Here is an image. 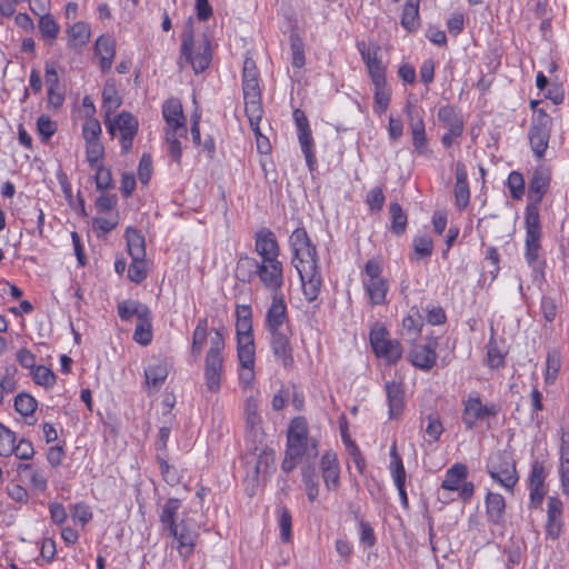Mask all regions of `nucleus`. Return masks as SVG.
I'll list each match as a JSON object with an SVG mask.
<instances>
[{
  "label": "nucleus",
  "mask_w": 569,
  "mask_h": 569,
  "mask_svg": "<svg viewBox=\"0 0 569 569\" xmlns=\"http://www.w3.org/2000/svg\"><path fill=\"white\" fill-rule=\"evenodd\" d=\"M289 243L292 250V264L300 277L303 296L308 302H312L318 298L322 286L316 246L303 228L292 231Z\"/></svg>",
  "instance_id": "f257e3e1"
},
{
  "label": "nucleus",
  "mask_w": 569,
  "mask_h": 569,
  "mask_svg": "<svg viewBox=\"0 0 569 569\" xmlns=\"http://www.w3.org/2000/svg\"><path fill=\"white\" fill-rule=\"evenodd\" d=\"M180 509L181 501L169 498L161 508L159 519L163 530L173 539V548L186 561L193 555L200 533L198 522L188 516L187 510L182 511L180 519L178 518Z\"/></svg>",
  "instance_id": "f03ea898"
},
{
  "label": "nucleus",
  "mask_w": 569,
  "mask_h": 569,
  "mask_svg": "<svg viewBox=\"0 0 569 569\" xmlns=\"http://www.w3.org/2000/svg\"><path fill=\"white\" fill-rule=\"evenodd\" d=\"M266 329L269 333L270 347L276 360L283 368H291L293 366L292 331L282 295L272 296L271 305L266 313Z\"/></svg>",
  "instance_id": "7ed1b4c3"
},
{
  "label": "nucleus",
  "mask_w": 569,
  "mask_h": 569,
  "mask_svg": "<svg viewBox=\"0 0 569 569\" xmlns=\"http://www.w3.org/2000/svg\"><path fill=\"white\" fill-rule=\"evenodd\" d=\"M162 116L167 124L164 136L168 153L176 162H179L182 154L180 138L187 136L186 117L180 100L168 99L162 104Z\"/></svg>",
  "instance_id": "20e7f679"
},
{
  "label": "nucleus",
  "mask_w": 569,
  "mask_h": 569,
  "mask_svg": "<svg viewBox=\"0 0 569 569\" xmlns=\"http://www.w3.org/2000/svg\"><path fill=\"white\" fill-rule=\"evenodd\" d=\"M475 493V485L468 480V468L463 463H455L445 472L438 490V499L443 503L460 500L467 503Z\"/></svg>",
  "instance_id": "39448f33"
},
{
  "label": "nucleus",
  "mask_w": 569,
  "mask_h": 569,
  "mask_svg": "<svg viewBox=\"0 0 569 569\" xmlns=\"http://www.w3.org/2000/svg\"><path fill=\"white\" fill-rule=\"evenodd\" d=\"M242 93L246 114L251 128L257 130L262 118L263 109L259 84V72L251 58H246L243 61Z\"/></svg>",
  "instance_id": "423d86ee"
},
{
  "label": "nucleus",
  "mask_w": 569,
  "mask_h": 569,
  "mask_svg": "<svg viewBox=\"0 0 569 569\" xmlns=\"http://www.w3.org/2000/svg\"><path fill=\"white\" fill-rule=\"evenodd\" d=\"M211 59L212 48L209 38L206 34L196 38L191 28L186 29L180 48V67L189 64L194 73H200L210 66Z\"/></svg>",
  "instance_id": "0eeeda50"
},
{
  "label": "nucleus",
  "mask_w": 569,
  "mask_h": 569,
  "mask_svg": "<svg viewBox=\"0 0 569 569\" xmlns=\"http://www.w3.org/2000/svg\"><path fill=\"white\" fill-rule=\"evenodd\" d=\"M243 269H253L251 276L258 278L261 286L272 296L280 295L284 282L283 264L280 260L241 259L238 262V277L242 278Z\"/></svg>",
  "instance_id": "6e6552de"
},
{
  "label": "nucleus",
  "mask_w": 569,
  "mask_h": 569,
  "mask_svg": "<svg viewBox=\"0 0 569 569\" xmlns=\"http://www.w3.org/2000/svg\"><path fill=\"white\" fill-rule=\"evenodd\" d=\"M226 341L221 331H214L210 335V348L204 358V386L210 393H218L221 388V379L224 365L223 351Z\"/></svg>",
  "instance_id": "1a4fd4ad"
},
{
  "label": "nucleus",
  "mask_w": 569,
  "mask_h": 569,
  "mask_svg": "<svg viewBox=\"0 0 569 569\" xmlns=\"http://www.w3.org/2000/svg\"><path fill=\"white\" fill-rule=\"evenodd\" d=\"M486 470L491 479L507 492L512 493L519 481L516 461L506 450L491 452L486 462Z\"/></svg>",
  "instance_id": "9d476101"
},
{
  "label": "nucleus",
  "mask_w": 569,
  "mask_h": 569,
  "mask_svg": "<svg viewBox=\"0 0 569 569\" xmlns=\"http://www.w3.org/2000/svg\"><path fill=\"white\" fill-rule=\"evenodd\" d=\"M361 282L372 306L387 302L389 282L382 276V266L376 258L369 259L361 271Z\"/></svg>",
  "instance_id": "9b49d317"
},
{
  "label": "nucleus",
  "mask_w": 569,
  "mask_h": 569,
  "mask_svg": "<svg viewBox=\"0 0 569 569\" xmlns=\"http://www.w3.org/2000/svg\"><path fill=\"white\" fill-rule=\"evenodd\" d=\"M375 355L387 363H396L402 356V349L396 339H391L382 323H375L369 333Z\"/></svg>",
  "instance_id": "f8f14e48"
},
{
  "label": "nucleus",
  "mask_w": 569,
  "mask_h": 569,
  "mask_svg": "<svg viewBox=\"0 0 569 569\" xmlns=\"http://www.w3.org/2000/svg\"><path fill=\"white\" fill-rule=\"evenodd\" d=\"M499 408L493 402H483L479 395L470 393L463 400L462 422L469 430L477 427L479 422H485L488 419L496 417Z\"/></svg>",
  "instance_id": "ddd939ff"
},
{
  "label": "nucleus",
  "mask_w": 569,
  "mask_h": 569,
  "mask_svg": "<svg viewBox=\"0 0 569 569\" xmlns=\"http://www.w3.org/2000/svg\"><path fill=\"white\" fill-rule=\"evenodd\" d=\"M552 120L539 109L535 111L529 129V141L535 156L541 159L548 148Z\"/></svg>",
  "instance_id": "4468645a"
},
{
  "label": "nucleus",
  "mask_w": 569,
  "mask_h": 569,
  "mask_svg": "<svg viewBox=\"0 0 569 569\" xmlns=\"http://www.w3.org/2000/svg\"><path fill=\"white\" fill-rule=\"evenodd\" d=\"M104 123L112 137L119 136L122 151L128 152L138 131L137 118L129 112H121L112 119H104Z\"/></svg>",
  "instance_id": "2eb2a0df"
},
{
  "label": "nucleus",
  "mask_w": 569,
  "mask_h": 569,
  "mask_svg": "<svg viewBox=\"0 0 569 569\" xmlns=\"http://www.w3.org/2000/svg\"><path fill=\"white\" fill-rule=\"evenodd\" d=\"M317 455L318 450L315 441H287V449L281 463V469L288 473L305 459H313Z\"/></svg>",
  "instance_id": "dca6fc26"
},
{
  "label": "nucleus",
  "mask_w": 569,
  "mask_h": 569,
  "mask_svg": "<svg viewBox=\"0 0 569 569\" xmlns=\"http://www.w3.org/2000/svg\"><path fill=\"white\" fill-rule=\"evenodd\" d=\"M293 120L297 127L298 140L301 151L306 158L309 170L312 171L316 167V154L309 121L305 112L299 109L293 111Z\"/></svg>",
  "instance_id": "f3484780"
},
{
  "label": "nucleus",
  "mask_w": 569,
  "mask_h": 569,
  "mask_svg": "<svg viewBox=\"0 0 569 569\" xmlns=\"http://www.w3.org/2000/svg\"><path fill=\"white\" fill-rule=\"evenodd\" d=\"M409 127L412 136V144L418 154L425 156L429 152L426 127L423 121V111L417 110L410 102L406 106Z\"/></svg>",
  "instance_id": "a211bd4d"
},
{
  "label": "nucleus",
  "mask_w": 569,
  "mask_h": 569,
  "mask_svg": "<svg viewBox=\"0 0 569 569\" xmlns=\"http://www.w3.org/2000/svg\"><path fill=\"white\" fill-rule=\"evenodd\" d=\"M357 49L367 68L370 79L386 74L387 68L382 63L380 56V47L377 43H367L365 41H359L357 43Z\"/></svg>",
  "instance_id": "6ab92c4d"
},
{
  "label": "nucleus",
  "mask_w": 569,
  "mask_h": 569,
  "mask_svg": "<svg viewBox=\"0 0 569 569\" xmlns=\"http://www.w3.org/2000/svg\"><path fill=\"white\" fill-rule=\"evenodd\" d=\"M438 118L448 128V132L442 136V143L445 147H450L453 139L462 134L463 121L460 114L452 106H442L438 111Z\"/></svg>",
  "instance_id": "aec40b11"
},
{
  "label": "nucleus",
  "mask_w": 569,
  "mask_h": 569,
  "mask_svg": "<svg viewBox=\"0 0 569 569\" xmlns=\"http://www.w3.org/2000/svg\"><path fill=\"white\" fill-rule=\"evenodd\" d=\"M254 250L258 260H279L280 248L276 236L269 229H261L256 233Z\"/></svg>",
  "instance_id": "412c9836"
},
{
  "label": "nucleus",
  "mask_w": 569,
  "mask_h": 569,
  "mask_svg": "<svg viewBox=\"0 0 569 569\" xmlns=\"http://www.w3.org/2000/svg\"><path fill=\"white\" fill-rule=\"evenodd\" d=\"M320 469L326 489L331 491L339 487L340 466L337 453L329 450L326 451L320 459Z\"/></svg>",
  "instance_id": "4be33fe9"
},
{
  "label": "nucleus",
  "mask_w": 569,
  "mask_h": 569,
  "mask_svg": "<svg viewBox=\"0 0 569 569\" xmlns=\"http://www.w3.org/2000/svg\"><path fill=\"white\" fill-rule=\"evenodd\" d=\"M563 503L557 497H549L547 502L546 535L550 539H557L562 530Z\"/></svg>",
  "instance_id": "5701e85b"
},
{
  "label": "nucleus",
  "mask_w": 569,
  "mask_h": 569,
  "mask_svg": "<svg viewBox=\"0 0 569 569\" xmlns=\"http://www.w3.org/2000/svg\"><path fill=\"white\" fill-rule=\"evenodd\" d=\"M239 368L238 379L239 383L244 388H251L254 379V363H256V351H240L237 352Z\"/></svg>",
  "instance_id": "b1692460"
},
{
  "label": "nucleus",
  "mask_w": 569,
  "mask_h": 569,
  "mask_svg": "<svg viewBox=\"0 0 569 569\" xmlns=\"http://www.w3.org/2000/svg\"><path fill=\"white\" fill-rule=\"evenodd\" d=\"M373 84V111L381 116L383 114L391 101V88L387 82V77L381 76L370 79Z\"/></svg>",
  "instance_id": "393cba45"
},
{
  "label": "nucleus",
  "mask_w": 569,
  "mask_h": 569,
  "mask_svg": "<svg viewBox=\"0 0 569 569\" xmlns=\"http://www.w3.org/2000/svg\"><path fill=\"white\" fill-rule=\"evenodd\" d=\"M485 508L490 523L502 525L505 522L506 500L502 495L489 490L485 497Z\"/></svg>",
  "instance_id": "a878e982"
},
{
  "label": "nucleus",
  "mask_w": 569,
  "mask_h": 569,
  "mask_svg": "<svg viewBox=\"0 0 569 569\" xmlns=\"http://www.w3.org/2000/svg\"><path fill=\"white\" fill-rule=\"evenodd\" d=\"M385 389L389 407V418L397 419L402 415L405 409L406 402L403 387L399 382L387 381Z\"/></svg>",
  "instance_id": "bb28decb"
},
{
  "label": "nucleus",
  "mask_w": 569,
  "mask_h": 569,
  "mask_svg": "<svg viewBox=\"0 0 569 569\" xmlns=\"http://www.w3.org/2000/svg\"><path fill=\"white\" fill-rule=\"evenodd\" d=\"M18 473L23 477L31 490L36 492H44L48 488V477L41 468L32 463H20L17 467Z\"/></svg>",
  "instance_id": "cd10ccee"
},
{
  "label": "nucleus",
  "mask_w": 569,
  "mask_h": 569,
  "mask_svg": "<svg viewBox=\"0 0 569 569\" xmlns=\"http://www.w3.org/2000/svg\"><path fill=\"white\" fill-rule=\"evenodd\" d=\"M411 363L421 370H430L437 360L435 348L428 345H416L409 352Z\"/></svg>",
  "instance_id": "c85d7f7f"
},
{
  "label": "nucleus",
  "mask_w": 569,
  "mask_h": 569,
  "mask_svg": "<svg viewBox=\"0 0 569 569\" xmlns=\"http://www.w3.org/2000/svg\"><path fill=\"white\" fill-rule=\"evenodd\" d=\"M94 52L99 57L102 70H109L116 54V40L112 36H100L94 43Z\"/></svg>",
  "instance_id": "c756f323"
},
{
  "label": "nucleus",
  "mask_w": 569,
  "mask_h": 569,
  "mask_svg": "<svg viewBox=\"0 0 569 569\" xmlns=\"http://www.w3.org/2000/svg\"><path fill=\"white\" fill-rule=\"evenodd\" d=\"M237 352L256 351L254 338L252 333V319H237Z\"/></svg>",
  "instance_id": "7c9ffc66"
},
{
  "label": "nucleus",
  "mask_w": 569,
  "mask_h": 569,
  "mask_svg": "<svg viewBox=\"0 0 569 569\" xmlns=\"http://www.w3.org/2000/svg\"><path fill=\"white\" fill-rule=\"evenodd\" d=\"M540 238L533 236H526V251L525 258L528 264L532 268L533 280L542 276L543 262L539 259Z\"/></svg>",
  "instance_id": "2f4dec72"
},
{
  "label": "nucleus",
  "mask_w": 569,
  "mask_h": 569,
  "mask_svg": "<svg viewBox=\"0 0 569 569\" xmlns=\"http://www.w3.org/2000/svg\"><path fill=\"white\" fill-rule=\"evenodd\" d=\"M67 37L68 47L74 50H79L90 41V26L84 21H78L68 28Z\"/></svg>",
  "instance_id": "473e14b6"
},
{
  "label": "nucleus",
  "mask_w": 569,
  "mask_h": 569,
  "mask_svg": "<svg viewBox=\"0 0 569 569\" xmlns=\"http://www.w3.org/2000/svg\"><path fill=\"white\" fill-rule=\"evenodd\" d=\"M214 331L219 330H209L207 318H201L198 320L192 333L191 353L193 357L198 358L201 356L203 347L207 345V342L210 343V335Z\"/></svg>",
  "instance_id": "72a5a7b5"
},
{
  "label": "nucleus",
  "mask_w": 569,
  "mask_h": 569,
  "mask_svg": "<svg viewBox=\"0 0 569 569\" xmlns=\"http://www.w3.org/2000/svg\"><path fill=\"white\" fill-rule=\"evenodd\" d=\"M153 333L151 311H142L140 319L137 320L136 329L133 332V340L141 346H148L151 343Z\"/></svg>",
  "instance_id": "f704fd0d"
},
{
  "label": "nucleus",
  "mask_w": 569,
  "mask_h": 569,
  "mask_svg": "<svg viewBox=\"0 0 569 569\" xmlns=\"http://www.w3.org/2000/svg\"><path fill=\"white\" fill-rule=\"evenodd\" d=\"M144 377L147 387L158 390L168 377V367L162 361H156L144 369Z\"/></svg>",
  "instance_id": "c9c22d12"
},
{
  "label": "nucleus",
  "mask_w": 569,
  "mask_h": 569,
  "mask_svg": "<svg viewBox=\"0 0 569 569\" xmlns=\"http://www.w3.org/2000/svg\"><path fill=\"white\" fill-rule=\"evenodd\" d=\"M550 182V177L547 171L540 169L536 170L529 182V198L533 202L538 203L541 201L546 193Z\"/></svg>",
  "instance_id": "e433bc0d"
},
{
  "label": "nucleus",
  "mask_w": 569,
  "mask_h": 569,
  "mask_svg": "<svg viewBox=\"0 0 569 569\" xmlns=\"http://www.w3.org/2000/svg\"><path fill=\"white\" fill-rule=\"evenodd\" d=\"M128 253L131 258H146L144 237L134 228H127L124 233Z\"/></svg>",
  "instance_id": "4c0bfd02"
},
{
  "label": "nucleus",
  "mask_w": 569,
  "mask_h": 569,
  "mask_svg": "<svg viewBox=\"0 0 569 569\" xmlns=\"http://www.w3.org/2000/svg\"><path fill=\"white\" fill-rule=\"evenodd\" d=\"M302 483L310 502L316 501L319 496L318 473L313 466L305 465L301 469Z\"/></svg>",
  "instance_id": "58836bf2"
},
{
  "label": "nucleus",
  "mask_w": 569,
  "mask_h": 569,
  "mask_svg": "<svg viewBox=\"0 0 569 569\" xmlns=\"http://www.w3.org/2000/svg\"><path fill=\"white\" fill-rule=\"evenodd\" d=\"M390 462L389 471L395 485L406 483L407 473L402 462V459L398 452L397 443L393 442L389 451Z\"/></svg>",
  "instance_id": "ea45409f"
},
{
  "label": "nucleus",
  "mask_w": 569,
  "mask_h": 569,
  "mask_svg": "<svg viewBox=\"0 0 569 569\" xmlns=\"http://www.w3.org/2000/svg\"><path fill=\"white\" fill-rule=\"evenodd\" d=\"M244 418L248 428L257 433L261 425V416L259 415V401L254 396H249L244 403Z\"/></svg>",
  "instance_id": "a19ab883"
},
{
  "label": "nucleus",
  "mask_w": 569,
  "mask_h": 569,
  "mask_svg": "<svg viewBox=\"0 0 569 569\" xmlns=\"http://www.w3.org/2000/svg\"><path fill=\"white\" fill-rule=\"evenodd\" d=\"M401 26L408 30L413 31L419 27V1L408 0L402 10Z\"/></svg>",
  "instance_id": "79ce46f5"
},
{
  "label": "nucleus",
  "mask_w": 569,
  "mask_h": 569,
  "mask_svg": "<svg viewBox=\"0 0 569 569\" xmlns=\"http://www.w3.org/2000/svg\"><path fill=\"white\" fill-rule=\"evenodd\" d=\"M561 369V353L558 349H551L546 358L545 382L547 385L555 383Z\"/></svg>",
  "instance_id": "37998d69"
},
{
  "label": "nucleus",
  "mask_w": 569,
  "mask_h": 569,
  "mask_svg": "<svg viewBox=\"0 0 569 569\" xmlns=\"http://www.w3.org/2000/svg\"><path fill=\"white\" fill-rule=\"evenodd\" d=\"M103 109L106 112V119L120 107L121 99L114 84H106L102 91Z\"/></svg>",
  "instance_id": "c03bdc74"
},
{
  "label": "nucleus",
  "mask_w": 569,
  "mask_h": 569,
  "mask_svg": "<svg viewBox=\"0 0 569 569\" xmlns=\"http://www.w3.org/2000/svg\"><path fill=\"white\" fill-rule=\"evenodd\" d=\"M280 538L283 542H290L292 539V517L287 507L280 506L277 509Z\"/></svg>",
  "instance_id": "a18cd8bd"
},
{
  "label": "nucleus",
  "mask_w": 569,
  "mask_h": 569,
  "mask_svg": "<svg viewBox=\"0 0 569 569\" xmlns=\"http://www.w3.org/2000/svg\"><path fill=\"white\" fill-rule=\"evenodd\" d=\"M39 31L47 41L52 42L57 39L60 27L52 14L46 13L39 19Z\"/></svg>",
  "instance_id": "49530a36"
},
{
  "label": "nucleus",
  "mask_w": 569,
  "mask_h": 569,
  "mask_svg": "<svg viewBox=\"0 0 569 569\" xmlns=\"http://www.w3.org/2000/svg\"><path fill=\"white\" fill-rule=\"evenodd\" d=\"M103 158L104 147L101 141L86 143V159L90 169L102 166Z\"/></svg>",
  "instance_id": "de8ad7c7"
},
{
  "label": "nucleus",
  "mask_w": 569,
  "mask_h": 569,
  "mask_svg": "<svg viewBox=\"0 0 569 569\" xmlns=\"http://www.w3.org/2000/svg\"><path fill=\"white\" fill-rule=\"evenodd\" d=\"M287 441H311L308 438V427L303 418H295L288 429Z\"/></svg>",
  "instance_id": "09e8293b"
},
{
  "label": "nucleus",
  "mask_w": 569,
  "mask_h": 569,
  "mask_svg": "<svg viewBox=\"0 0 569 569\" xmlns=\"http://www.w3.org/2000/svg\"><path fill=\"white\" fill-rule=\"evenodd\" d=\"M142 311H150L148 307L138 303L136 301L126 300L118 305V315L122 320H130L133 316H137V320L140 319Z\"/></svg>",
  "instance_id": "8fccbe9b"
},
{
  "label": "nucleus",
  "mask_w": 569,
  "mask_h": 569,
  "mask_svg": "<svg viewBox=\"0 0 569 569\" xmlns=\"http://www.w3.org/2000/svg\"><path fill=\"white\" fill-rule=\"evenodd\" d=\"M391 230L395 234L400 236L406 231L407 214L401 206L397 202L390 203Z\"/></svg>",
  "instance_id": "3c124183"
},
{
  "label": "nucleus",
  "mask_w": 569,
  "mask_h": 569,
  "mask_svg": "<svg viewBox=\"0 0 569 569\" xmlns=\"http://www.w3.org/2000/svg\"><path fill=\"white\" fill-rule=\"evenodd\" d=\"M101 124L97 118L84 119L81 126L82 138L86 143L100 141Z\"/></svg>",
  "instance_id": "603ef678"
},
{
  "label": "nucleus",
  "mask_w": 569,
  "mask_h": 569,
  "mask_svg": "<svg viewBox=\"0 0 569 569\" xmlns=\"http://www.w3.org/2000/svg\"><path fill=\"white\" fill-rule=\"evenodd\" d=\"M16 433L0 423V456L9 457L14 451Z\"/></svg>",
  "instance_id": "864d4df0"
},
{
  "label": "nucleus",
  "mask_w": 569,
  "mask_h": 569,
  "mask_svg": "<svg viewBox=\"0 0 569 569\" xmlns=\"http://www.w3.org/2000/svg\"><path fill=\"white\" fill-rule=\"evenodd\" d=\"M30 375L33 381L44 388H51L56 383V375L46 366H37Z\"/></svg>",
  "instance_id": "5fc2aeb1"
},
{
  "label": "nucleus",
  "mask_w": 569,
  "mask_h": 569,
  "mask_svg": "<svg viewBox=\"0 0 569 569\" xmlns=\"http://www.w3.org/2000/svg\"><path fill=\"white\" fill-rule=\"evenodd\" d=\"M412 246L419 258H428L433 252V241L429 234H417L412 240Z\"/></svg>",
  "instance_id": "6e6d98bb"
},
{
  "label": "nucleus",
  "mask_w": 569,
  "mask_h": 569,
  "mask_svg": "<svg viewBox=\"0 0 569 569\" xmlns=\"http://www.w3.org/2000/svg\"><path fill=\"white\" fill-rule=\"evenodd\" d=\"M546 477L547 472L543 463L535 461L529 475V489H547Z\"/></svg>",
  "instance_id": "4d7b16f0"
},
{
  "label": "nucleus",
  "mask_w": 569,
  "mask_h": 569,
  "mask_svg": "<svg viewBox=\"0 0 569 569\" xmlns=\"http://www.w3.org/2000/svg\"><path fill=\"white\" fill-rule=\"evenodd\" d=\"M16 410L23 417L32 416L37 409V400L27 393H20L14 399Z\"/></svg>",
  "instance_id": "13d9d810"
},
{
  "label": "nucleus",
  "mask_w": 569,
  "mask_h": 569,
  "mask_svg": "<svg viewBox=\"0 0 569 569\" xmlns=\"http://www.w3.org/2000/svg\"><path fill=\"white\" fill-rule=\"evenodd\" d=\"M507 186L512 199L519 200L525 194V179L518 171H511L507 178Z\"/></svg>",
  "instance_id": "bf43d9fd"
},
{
  "label": "nucleus",
  "mask_w": 569,
  "mask_h": 569,
  "mask_svg": "<svg viewBox=\"0 0 569 569\" xmlns=\"http://www.w3.org/2000/svg\"><path fill=\"white\" fill-rule=\"evenodd\" d=\"M91 170L94 171V182L98 190H109L113 187V179L109 168L102 164Z\"/></svg>",
  "instance_id": "052dcab7"
},
{
  "label": "nucleus",
  "mask_w": 569,
  "mask_h": 569,
  "mask_svg": "<svg viewBox=\"0 0 569 569\" xmlns=\"http://www.w3.org/2000/svg\"><path fill=\"white\" fill-rule=\"evenodd\" d=\"M57 123L49 116L41 114L37 120V130L42 141L50 140L57 131Z\"/></svg>",
  "instance_id": "680f3d73"
},
{
  "label": "nucleus",
  "mask_w": 569,
  "mask_h": 569,
  "mask_svg": "<svg viewBox=\"0 0 569 569\" xmlns=\"http://www.w3.org/2000/svg\"><path fill=\"white\" fill-rule=\"evenodd\" d=\"M147 277L146 258H131V263L128 268V278L139 283Z\"/></svg>",
  "instance_id": "e2e57ef3"
},
{
  "label": "nucleus",
  "mask_w": 569,
  "mask_h": 569,
  "mask_svg": "<svg viewBox=\"0 0 569 569\" xmlns=\"http://www.w3.org/2000/svg\"><path fill=\"white\" fill-rule=\"evenodd\" d=\"M71 517L73 522L80 523L82 527H84L91 521L92 511L88 505L79 502L72 507Z\"/></svg>",
  "instance_id": "0e129e2a"
},
{
  "label": "nucleus",
  "mask_w": 569,
  "mask_h": 569,
  "mask_svg": "<svg viewBox=\"0 0 569 569\" xmlns=\"http://www.w3.org/2000/svg\"><path fill=\"white\" fill-rule=\"evenodd\" d=\"M425 432L430 442H436L440 439V436L443 432V426L439 417L428 416Z\"/></svg>",
  "instance_id": "69168bd1"
},
{
  "label": "nucleus",
  "mask_w": 569,
  "mask_h": 569,
  "mask_svg": "<svg viewBox=\"0 0 569 569\" xmlns=\"http://www.w3.org/2000/svg\"><path fill=\"white\" fill-rule=\"evenodd\" d=\"M526 236L541 237L539 213L536 208H528L527 210Z\"/></svg>",
  "instance_id": "338daca9"
},
{
  "label": "nucleus",
  "mask_w": 569,
  "mask_h": 569,
  "mask_svg": "<svg viewBox=\"0 0 569 569\" xmlns=\"http://www.w3.org/2000/svg\"><path fill=\"white\" fill-rule=\"evenodd\" d=\"M118 224V214L112 213L108 217H94L92 219V227L94 230L102 233H108L113 230Z\"/></svg>",
  "instance_id": "774afa93"
}]
</instances>
